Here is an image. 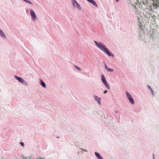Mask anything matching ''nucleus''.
<instances>
[{
    "label": "nucleus",
    "mask_w": 159,
    "mask_h": 159,
    "mask_svg": "<svg viewBox=\"0 0 159 159\" xmlns=\"http://www.w3.org/2000/svg\"><path fill=\"white\" fill-rule=\"evenodd\" d=\"M94 42L96 46L102 51L106 53L110 56H113L112 53H111L106 47L102 43L98 42L96 41Z\"/></svg>",
    "instance_id": "1"
},
{
    "label": "nucleus",
    "mask_w": 159,
    "mask_h": 159,
    "mask_svg": "<svg viewBox=\"0 0 159 159\" xmlns=\"http://www.w3.org/2000/svg\"><path fill=\"white\" fill-rule=\"evenodd\" d=\"M101 80L102 82L104 84L106 87L108 89H110V87L106 81V79L104 75L103 74L101 76Z\"/></svg>",
    "instance_id": "2"
},
{
    "label": "nucleus",
    "mask_w": 159,
    "mask_h": 159,
    "mask_svg": "<svg viewBox=\"0 0 159 159\" xmlns=\"http://www.w3.org/2000/svg\"><path fill=\"white\" fill-rule=\"evenodd\" d=\"M126 94L127 98H128L130 102L132 104H134V101L133 98H132L130 94H129L127 92H126Z\"/></svg>",
    "instance_id": "3"
},
{
    "label": "nucleus",
    "mask_w": 159,
    "mask_h": 159,
    "mask_svg": "<svg viewBox=\"0 0 159 159\" xmlns=\"http://www.w3.org/2000/svg\"><path fill=\"white\" fill-rule=\"evenodd\" d=\"M15 77L17 80L23 84H27V82L25 81L22 78L19 77L17 76H15Z\"/></svg>",
    "instance_id": "4"
},
{
    "label": "nucleus",
    "mask_w": 159,
    "mask_h": 159,
    "mask_svg": "<svg viewBox=\"0 0 159 159\" xmlns=\"http://www.w3.org/2000/svg\"><path fill=\"white\" fill-rule=\"evenodd\" d=\"M30 15L32 19L33 20H35L36 18V15L34 11L32 9H30Z\"/></svg>",
    "instance_id": "5"
},
{
    "label": "nucleus",
    "mask_w": 159,
    "mask_h": 159,
    "mask_svg": "<svg viewBox=\"0 0 159 159\" xmlns=\"http://www.w3.org/2000/svg\"><path fill=\"white\" fill-rule=\"evenodd\" d=\"M153 5L155 8L159 7V0H153Z\"/></svg>",
    "instance_id": "6"
},
{
    "label": "nucleus",
    "mask_w": 159,
    "mask_h": 159,
    "mask_svg": "<svg viewBox=\"0 0 159 159\" xmlns=\"http://www.w3.org/2000/svg\"><path fill=\"white\" fill-rule=\"evenodd\" d=\"M72 5L73 6L75 7H77L78 8H80V6L79 5V3L75 0H72Z\"/></svg>",
    "instance_id": "7"
},
{
    "label": "nucleus",
    "mask_w": 159,
    "mask_h": 159,
    "mask_svg": "<svg viewBox=\"0 0 159 159\" xmlns=\"http://www.w3.org/2000/svg\"><path fill=\"white\" fill-rule=\"evenodd\" d=\"M88 2H90L93 5H94V6H96L97 7H98V5L96 4L95 2L93 0H87Z\"/></svg>",
    "instance_id": "8"
},
{
    "label": "nucleus",
    "mask_w": 159,
    "mask_h": 159,
    "mask_svg": "<svg viewBox=\"0 0 159 159\" xmlns=\"http://www.w3.org/2000/svg\"><path fill=\"white\" fill-rule=\"evenodd\" d=\"M94 96L95 100L98 102V103L100 104H101V99L96 96L94 95Z\"/></svg>",
    "instance_id": "9"
},
{
    "label": "nucleus",
    "mask_w": 159,
    "mask_h": 159,
    "mask_svg": "<svg viewBox=\"0 0 159 159\" xmlns=\"http://www.w3.org/2000/svg\"><path fill=\"white\" fill-rule=\"evenodd\" d=\"M95 154L96 156L97 157L98 159H103L98 153L97 152H95Z\"/></svg>",
    "instance_id": "10"
},
{
    "label": "nucleus",
    "mask_w": 159,
    "mask_h": 159,
    "mask_svg": "<svg viewBox=\"0 0 159 159\" xmlns=\"http://www.w3.org/2000/svg\"><path fill=\"white\" fill-rule=\"evenodd\" d=\"M0 35L4 37L5 38L6 36L4 33L3 32V31L1 29H0Z\"/></svg>",
    "instance_id": "11"
},
{
    "label": "nucleus",
    "mask_w": 159,
    "mask_h": 159,
    "mask_svg": "<svg viewBox=\"0 0 159 159\" xmlns=\"http://www.w3.org/2000/svg\"><path fill=\"white\" fill-rule=\"evenodd\" d=\"M106 68H107V70L108 71L112 72L114 70L112 68H107L106 65Z\"/></svg>",
    "instance_id": "12"
},
{
    "label": "nucleus",
    "mask_w": 159,
    "mask_h": 159,
    "mask_svg": "<svg viewBox=\"0 0 159 159\" xmlns=\"http://www.w3.org/2000/svg\"><path fill=\"white\" fill-rule=\"evenodd\" d=\"M41 85L44 88L46 87V85H45V83L42 81H41Z\"/></svg>",
    "instance_id": "13"
},
{
    "label": "nucleus",
    "mask_w": 159,
    "mask_h": 159,
    "mask_svg": "<svg viewBox=\"0 0 159 159\" xmlns=\"http://www.w3.org/2000/svg\"><path fill=\"white\" fill-rule=\"evenodd\" d=\"M25 2H27V3H29L30 4H32V3H31V2L29 1H28V0H23Z\"/></svg>",
    "instance_id": "14"
},
{
    "label": "nucleus",
    "mask_w": 159,
    "mask_h": 159,
    "mask_svg": "<svg viewBox=\"0 0 159 159\" xmlns=\"http://www.w3.org/2000/svg\"><path fill=\"white\" fill-rule=\"evenodd\" d=\"M75 67L78 70H81V69L79 67H78L77 66H75Z\"/></svg>",
    "instance_id": "15"
},
{
    "label": "nucleus",
    "mask_w": 159,
    "mask_h": 159,
    "mask_svg": "<svg viewBox=\"0 0 159 159\" xmlns=\"http://www.w3.org/2000/svg\"><path fill=\"white\" fill-rule=\"evenodd\" d=\"M20 144H21V145L22 146V147H24V143L22 142H20Z\"/></svg>",
    "instance_id": "16"
},
{
    "label": "nucleus",
    "mask_w": 159,
    "mask_h": 159,
    "mask_svg": "<svg viewBox=\"0 0 159 159\" xmlns=\"http://www.w3.org/2000/svg\"><path fill=\"white\" fill-rule=\"evenodd\" d=\"M107 91L106 90L104 91L103 93H107Z\"/></svg>",
    "instance_id": "17"
},
{
    "label": "nucleus",
    "mask_w": 159,
    "mask_h": 159,
    "mask_svg": "<svg viewBox=\"0 0 159 159\" xmlns=\"http://www.w3.org/2000/svg\"><path fill=\"white\" fill-rule=\"evenodd\" d=\"M119 1V0H116V2H118Z\"/></svg>",
    "instance_id": "18"
},
{
    "label": "nucleus",
    "mask_w": 159,
    "mask_h": 159,
    "mask_svg": "<svg viewBox=\"0 0 159 159\" xmlns=\"http://www.w3.org/2000/svg\"><path fill=\"white\" fill-rule=\"evenodd\" d=\"M40 159H43V158H40Z\"/></svg>",
    "instance_id": "19"
}]
</instances>
